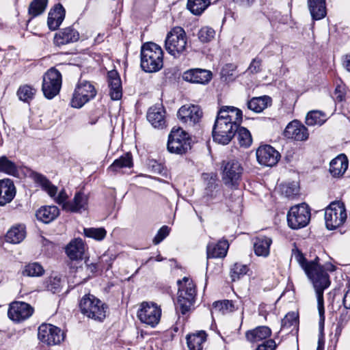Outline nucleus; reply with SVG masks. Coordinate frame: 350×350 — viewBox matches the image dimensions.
<instances>
[{"mask_svg": "<svg viewBox=\"0 0 350 350\" xmlns=\"http://www.w3.org/2000/svg\"><path fill=\"white\" fill-rule=\"evenodd\" d=\"M248 271L249 268L247 265L239 262L235 263L230 269L232 280L234 282L239 280L241 277L245 275Z\"/></svg>", "mask_w": 350, "mask_h": 350, "instance_id": "3c124183", "label": "nucleus"}, {"mask_svg": "<svg viewBox=\"0 0 350 350\" xmlns=\"http://www.w3.org/2000/svg\"><path fill=\"white\" fill-rule=\"evenodd\" d=\"M31 177L33 181L38 184L51 198H54L58 204L63 206L64 204L68 202L66 200L68 196L65 189H62L56 196L57 187L53 185L45 176L38 172H32Z\"/></svg>", "mask_w": 350, "mask_h": 350, "instance_id": "4468645a", "label": "nucleus"}, {"mask_svg": "<svg viewBox=\"0 0 350 350\" xmlns=\"http://www.w3.org/2000/svg\"><path fill=\"white\" fill-rule=\"evenodd\" d=\"M262 70V59L259 57L254 58L250 64L246 72L250 74H257Z\"/></svg>", "mask_w": 350, "mask_h": 350, "instance_id": "5fc2aeb1", "label": "nucleus"}, {"mask_svg": "<svg viewBox=\"0 0 350 350\" xmlns=\"http://www.w3.org/2000/svg\"><path fill=\"white\" fill-rule=\"evenodd\" d=\"M170 229L167 226H162L157 232L156 236L153 239V243L157 245L165 239L170 234Z\"/></svg>", "mask_w": 350, "mask_h": 350, "instance_id": "6e6d98bb", "label": "nucleus"}, {"mask_svg": "<svg viewBox=\"0 0 350 350\" xmlns=\"http://www.w3.org/2000/svg\"><path fill=\"white\" fill-rule=\"evenodd\" d=\"M33 309L28 304L15 301L10 305L8 315L13 321L20 323L29 319L33 314Z\"/></svg>", "mask_w": 350, "mask_h": 350, "instance_id": "a211bd4d", "label": "nucleus"}, {"mask_svg": "<svg viewBox=\"0 0 350 350\" xmlns=\"http://www.w3.org/2000/svg\"><path fill=\"white\" fill-rule=\"evenodd\" d=\"M286 189L284 190V192L285 193L286 196L287 197H291L294 195L297 194L298 193V187L295 183H289L286 186Z\"/></svg>", "mask_w": 350, "mask_h": 350, "instance_id": "bf43d9fd", "label": "nucleus"}, {"mask_svg": "<svg viewBox=\"0 0 350 350\" xmlns=\"http://www.w3.org/2000/svg\"><path fill=\"white\" fill-rule=\"evenodd\" d=\"M242 119L241 109L231 106L221 107L213 128L214 141L222 145L228 144L234 137Z\"/></svg>", "mask_w": 350, "mask_h": 350, "instance_id": "f257e3e1", "label": "nucleus"}, {"mask_svg": "<svg viewBox=\"0 0 350 350\" xmlns=\"http://www.w3.org/2000/svg\"><path fill=\"white\" fill-rule=\"evenodd\" d=\"M202 111L198 105H183L178 111L179 120L189 126H194L202 117Z\"/></svg>", "mask_w": 350, "mask_h": 350, "instance_id": "f3484780", "label": "nucleus"}, {"mask_svg": "<svg viewBox=\"0 0 350 350\" xmlns=\"http://www.w3.org/2000/svg\"><path fill=\"white\" fill-rule=\"evenodd\" d=\"M0 172L16 176L18 171L16 165L13 161L7 157L2 156L0 157Z\"/></svg>", "mask_w": 350, "mask_h": 350, "instance_id": "37998d69", "label": "nucleus"}, {"mask_svg": "<svg viewBox=\"0 0 350 350\" xmlns=\"http://www.w3.org/2000/svg\"><path fill=\"white\" fill-rule=\"evenodd\" d=\"M44 270L38 262H31L25 265L22 274L29 277H39L43 275Z\"/></svg>", "mask_w": 350, "mask_h": 350, "instance_id": "c03bdc74", "label": "nucleus"}, {"mask_svg": "<svg viewBox=\"0 0 350 350\" xmlns=\"http://www.w3.org/2000/svg\"><path fill=\"white\" fill-rule=\"evenodd\" d=\"M161 309L153 302H143L137 311V317L143 323L154 327L160 321Z\"/></svg>", "mask_w": 350, "mask_h": 350, "instance_id": "2eb2a0df", "label": "nucleus"}, {"mask_svg": "<svg viewBox=\"0 0 350 350\" xmlns=\"http://www.w3.org/2000/svg\"><path fill=\"white\" fill-rule=\"evenodd\" d=\"M314 267L307 269L306 273L308 278L312 282L314 288L317 294V301H323V292L330 285L329 274L324 270L323 266L317 262Z\"/></svg>", "mask_w": 350, "mask_h": 350, "instance_id": "6e6552de", "label": "nucleus"}, {"mask_svg": "<svg viewBox=\"0 0 350 350\" xmlns=\"http://www.w3.org/2000/svg\"><path fill=\"white\" fill-rule=\"evenodd\" d=\"M64 333L57 326L42 323L38 327V338L44 344L55 345L64 339Z\"/></svg>", "mask_w": 350, "mask_h": 350, "instance_id": "dca6fc26", "label": "nucleus"}, {"mask_svg": "<svg viewBox=\"0 0 350 350\" xmlns=\"http://www.w3.org/2000/svg\"><path fill=\"white\" fill-rule=\"evenodd\" d=\"M317 306L319 314V326L323 327L325 323L324 301H317Z\"/></svg>", "mask_w": 350, "mask_h": 350, "instance_id": "13d9d810", "label": "nucleus"}, {"mask_svg": "<svg viewBox=\"0 0 350 350\" xmlns=\"http://www.w3.org/2000/svg\"><path fill=\"white\" fill-rule=\"evenodd\" d=\"M183 78L185 81L193 83H208L211 78V71L201 68H193L184 72Z\"/></svg>", "mask_w": 350, "mask_h": 350, "instance_id": "5701e85b", "label": "nucleus"}, {"mask_svg": "<svg viewBox=\"0 0 350 350\" xmlns=\"http://www.w3.org/2000/svg\"><path fill=\"white\" fill-rule=\"evenodd\" d=\"M294 257L306 273H307V269L314 267V265L319 260V257H316L314 260L308 262L304 256L303 254L298 250L295 253Z\"/></svg>", "mask_w": 350, "mask_h": 350, "instance_id": "8fccbe9b", "label": "nucleus"}, {"mask_svg": "<svg viewBox=\"0 0 350 350\" xmlns=\"http://www.w3.org/2000/svg\"><path fill=\"white\" fill-rule=\"evenodd\" d=\"M284 135L288 139L301 142L308 139L309 133L308 129L300 122L293 120L286 126Z\"/></svg>", "mask_w": 350, "mask_h": 350, "instance_id": "aec40b11", "label": "nucleus"}, {"mask_svg": "<svg viewBox=\"0 0 350 350\" xmlns=\"http://www.w3.org/2000/svg\"><path fill=\"white\" fill-rule=\"evenodd\" d=\"M149 166L151 167L153 172L159 174H161L165 170L163 165L161 163H159L154 160L150 161Z\"/></svg>", "mask_w": 350, "mask_h": 350, "instance_id": "680f3d73", "label": "nucleus"}, {"mask_svg": "<svg viewBox=\"0 0 350 350\" xmlns=\"http://www.w3.org/2000/svg\"><path fill=\"white\" fill-rule=\"evenodd\" d=\"M211 4V0H188L187 8L195 15H200Z\"/></svg>", "mask_w": 350, "mask_h": 350, "instance_id": "a19ab883", "label": "nucleus"}, {"mask_svg": "<svg viewBox=\"0 0 350 350\" xmlns=\"http://www.w3.org/2000/svg\"><path fill=\"white\" fill-rule=\"evenodd\" d=\"M347 217L345 204L341 201H334L325 208V221L328 230H335L346 221Z\"/></svg>", "mask_w": 350, "mask_h": 350, "instance_id": "1a4fd4ad", "label": "nucleus"}, {"mask_svg": "<svg viewBox=\"0 0 350 350\" xmlns=\"http://www.w3.org/2000/svg\"><path fill=\"white\" fill-rule=\"evenodd\" d=\"M48 4V0H33L28 8V13L35 18L41 15L45 11Z\"/></svg>", "mask_w": 350, "mask_h": 350, "instance_id": "ea45409f", "label": "nucleus"}, {"mask_svg": "<svg viewBox=\"0 0 350 350\" xmlns=\"http://www.w3.org/2000/svg\"><path fill=\"white\" fill-rule=\"evenodd\" d=\"M42 244L43 245H50L51 247L53 246V243L49 240L46 239L44 237H42Z\"/></svg>", "mask_w": 350, "mask_h": 350, "instance_id": "338daca9", "label": "nucleus"}, {"mask_svg": "<svg viewBox=\"0 0 350 350\" xmlns=\"http://www.w3.org/2000/svg\"><path fill=\"white\" fill-rule=\"evenodd\" d=\"M83 232L85 237L96 241L103 240L107 234V231L104 228H85Z\"/></svg>", "mask_w": 350, "mask_h": 350, "instance_id": "de8ad7c7", "label": "nucleus"}, {"mask_svg": "<svg viewBox=\"0 0 350 350\" xmlns=\"http://www.w3.org/2000/svg\"><path fill=\"white\" fill-rule=\"evenodd\" d=\"M47 289L53 293H59L62 288V280L59 277H51L47 282Z\"/></svg>", "mask_w": 350, "mask_h": 350, "instance_id": "864d4df0", "label": "nucleus"}, {"mask_svg": "<svg viewBox=\"0 0 350 350\" xmlns=\"http://www.w3.org/2000/svg\"><path fill=\"white\" fill-rule=\"evenodd\" d=\"M234 3L237 4L238 5L244 8H247L251 7L253 3L255 2V0H232Z\"/></svg>", "mask_w": 350, "mask_h": 350, "instance_id": "e2e57ef3", "label": "nucleus"}, {"mask_svg": "<svg viewBox=\"0 0 350 350\" xmlns=\"http://www.w3.org/2000/svg\"><path fill=\"white\" fill-rule=\"evenodd\" d=\"M342 304L345 309H350V288L345 293Z\"/></svg>", "mask_w": 350, "mask_h": 350, "instance_id": "0e129e2a", "label": "nucleus"}, {"mask_svg": "<svg viewBox=\"0 0 350 350\" xmlns=\"http://www.w3.org/2000/svg\"><path fill=\"white\" fill-rule=\"evenodd\" d=\"M326 120V114L324 112L319 110H313L307 113L305 122L309 126H321Z\"/></svg>", "mask_w": 350, "mask_h": 350, "instance_id": "4c0bfd02", "label": "nucleus"}, {"mask_svg": "<svg viewBox=\"0 0 350 350\" xmlns=\"http://www.w3.org/2000/svg\"><path fill=\"white\" fill-rule=\"evenodd\" d=\"M191 138L189 133L181 128H173L168 137L167 148L171 153L183 154L191 149Z\"/></svg>", "mask_w": 350, "mask_h": 350, "instance_id": "0eeeda50", "label": "nucleus"}, {"mask_svg": "<svg viewBox=\"0 0 350 350\" xmlns=\"http://www.w3.org/2000/svg\"><path fill=\"white\" fill-rule=\"evenodd\" d=\"M228 247L229 244L226 239L220 240L217 243H208L206 247L207 258L225 257Z\"/></svg>", "mask_w": 350, "mask_h": 350, "instance_id": "c85d7f7f", "label": "nucleus"}, {"mask_svg": "<svg viewBox=\"0 0 350 350\" xmlns=\"http://www.w3.org/2000/svg\"><path fill=\"white\" fill-rule=\"evenodd\" d=\"M202 176L206 185L203 196L206 203L211 205L221 201L223 193L217 174L215 173H203Z\"/></svg>", "mask_w": 350, "mask_h": 350, "instance_id": "9d476101", "label": "nucleus"}, {"mask_svg": "<svg viewBox=\"0 0 350 350\" xmlns=\"http://www.w3.org/2000/svg\"><path fill=\"white\" fill-rule=\"evenodd\" d=\"M66 253L72 260L82 259L85 253V245L82 239L72 240L66 247Z\"/></svg>", "mask_w": 350, "mask_h": 350, "instance_id": "cd10ccee", "label": "nucleus"}, {"mask_svg": "<svg viewBox=\"0 0 350 350\" xmlns=\"http://www.w3.org/2000/svg\"><path fill=\"white\" fill-rule=\"evenodd\" d=\"M141 67L146 72H155L163 66V52L160 46L146 42L141 48Z\"/></svg>", "mask_w": 350, "mask_h": 350, "instance_id": "f03ea898", "label": "nucleus"}, {"mask_svg": "<svg viewBox=\"0 0 350 350\" xmlns=\"http://www.w3.org/2000/svg\"><path fill=\"white\" fill-rule=\"evenodd\" d=\"M334 94L335 100L337 102H342L345 98V93L344 92V88L340 85H338L336 88Z\"/></svg>", "mask_w": 350, "mask_h": 350, "instance_id": "052dcab7", "label": "nucleus"}, {"mask_svg": "<svg viewBox=\"0 0 350 350\" xmlns=\"http://www.w3.org/2000/svg\"><path fill=\"white\" fill-rule=\"evenodd\" d=\"M215 30L209 27H203L198 31V36L202 42H208L214 38Z\"/></svg>", "mask_w": 350, "mask_h": 350, "instance_id": "603ef678", "label": "nucleus"}, {"mask_svg": "<svg viewBox=\"0 0 350 350\" xmlns=\"http://www.w3.org/2000/svg\"><path fill=\"white\" fill-rule=\"evenodd\" d=\"M271 105V98L269 96L253 97L247 103V108L255 113L262 112Z\"/></svg>", "mask_w": 350, "mask_h": 350, "instance_id": "c9c22d12", "label": "nucleus"}, {"mask_svg": "<svg viewBox=\"0 0 350 350\" xmlns=\"http://www.w3.org/2000/svg\"><path fill=\"white\" fill-rule=\"evenodd\" d=\"M236 133H237V139L241 146L247 148L252 144V135L246 128L239 126Z\"/></svg>", "mask_w": 350, "mask_h": 350, "instance_id": "a18cd8bd", "label": "nucleus"}, {"mask_svg": "<svg viewBox=\"0 0 350 350\" xmlns=\"http://www.w3.org/2000/svg\"><path fill=\"white\" fill-rule=\"evenodd\" d=\"M81 313L89 319L102 322L106 317L107 306L91 294L85 295L79 302Z\"/></svg>", "mask_w": 350, "mask_h": 350, "instance_id": "20e7f679", "label": "nucleus"}, {"mask_svg": "<svg viewBox=\"0 0 350 350\" xmlns=\"http://www.w3.org/2000/svg\"><path fill=\"white\" fill-rule=\"evenodd\" d=\"M59 215V210L56 206H42L37 211L36 214L37 219L45 224L55 220Z\"/></svg>", "mask_w": 350, "mask_h": 350, "instance_id": "72a5a7b5", "label": "nucleus"}, {"mask_svg": "<svg viewBox=\"0 0 350 350\" xmlns=\"http://www.w3.org/2000/svg\"><path fill=\"white\" fill-rule=\"evenodd\" d=\"M36 90L28 85L21 86L17 91V95L19 99L27 103L33 99Z\"/></svg>", "mask_w": 350, "mask_h": 350, "instance_id": "09e8293b", "label": "nucleus"}, {"mask_svg": "<svg viewBox=\"0 0 350 350\" xmlns=\"http://www.w3.org/2000/svg\"><path fill=\"white\" fill-rule=\"evenodd\" d=\"M310 219V211L306 203L291 208L287 214L288 226L292 229H299L308 225Z\"/></svg>", "mask_w": 350, "mask_h": 350, "instance_id": "f8f14e48", "label": "nucleus"}, {"mask_svg": "<svg viewBox=\"0 0 350 350\" xmlns=\"http://www.w3.org/2000/svg\"><path fill=\"white\" fill-rule=\"evenodd\" d=\"M187 35L180 27H174L167 35L165 48L169 54L174 57H179L186 51Z\"/></svg>", "mask_w": 350, "mask_h": 350, "instance_id": "39448f33", "label": "nucleus"}, {"mask_svg": "<svg viewBox=\"0 0 350 350\" xmlns=\"http://www.w3.org/2000/svg\"><path fill=\"white\" fill-rule=\"evenodd\" d=\"M258 162L265 166L273 167L280 159V153L270 145H262L256 150Z\"/></svg>", "mask_w": 350, "mask_h": 350, "instance_id": "6ab92c4d", "label": "nucleus"}, {"mask_svg": "<svg viewBox=\"0 0 350 350\" xmlns=\"http://www.w3.org/2000/svg\"><path fill=\"white\" fill-rule=\"evenodd\" d=\"M271 334V329L267 326H258L245 332V338L252 343L258 342L267 339Z\"/></svg>", "mask_w": 350, "mask_h": 350, "instance_id": "7c9ffc66", "label": "nucleus"}, {"mask_svg": "<svg viewBox=\"0 0 350 350\" xmlns=\"http://www.w3.org/2000/svg\"><path fill=\"white\" fill-rule=\"evenodd\" d=\"M107 77L111 98L113 100H120L122 96V88L118 72L115 70L109 71Z\"/></svg>", "mask_w": 350, "mask_h": 350, "instance_id": "b1692460", "label": "nucleus"}, {"mask_svg": "<svg viewBox=\"0 0 350 350\" xmlns=\"http://www.w3.org/2000/svg\"><path fill=\"white\" fill-rule=\"evenodd\" d=\"M272 243L271 238L259 236L254 239V250L258 256L267 257L269 254L270 246Z\"/></svg>", "mask_w": 350, "mask_h": 350, "instance_id": "f704fd0d", "label": "nucleus"}, {"mask_svg": "<svg viewBox=\"0 0 350 350\" xmlns=\"http://www.w3.org/2000/svg\"><path fill=\"white\" fill-rule=\"evenodd\" d=\"M133 165V156L131 152H126L114 160L108 168V173L116 174L123 168H131Z\"/></svg>", "mask_w": 350, "mask_h": 350, "instance_id": "2f4dec72", "label": "nucleus"}, {"mask_svg": "<svg viewBox=\"0 0 350 350\" xmlns=\"http://www.w3.org/2000/svg\"><path fill=\"white\" fill-rule=\"evenodd\" d=\"M206 340V334L204 331L188 335L187 336V347L189 350H202V345Z\"/></svg>", "mask_w": 350, "mask_h": 350, "instance_id": "e433bc0d", "label": "nucleus"}, {"mask_svg": "<svg viewBox=\"0 0 350 350\" xmlns=\"http://www.w3.org/2000/svg\"><path fill=\"white\" fill-rule=\"evenodd\" d=\"M79 38V34L77 30L71 27L62 29L56 33L54 37V44L60 46L72 42H77Z\"/></svg>", "mask_w": 350, "mask_h": 350, "instance_id": "bb28decb", "label": "nucleus"}, {"mask_svg": "<svg viewBox=\"0 0 350 350\" xmlns=\"http://www.w3.org/2000/svg\"><path fill=\"white\" fill-rule=\"evenodd\" d=\"M16 187L9 178L0 180V206L11 202L16 196Z\"/></svg>", "mask_w": 350, "mask_h": 350, "instance_id": "393cba45", "label": "nucleus"}, {"mask_svg": "<svg viewBox=\"0 0 350 350\" xmlns=\"http://www.w3.org/2000/svg\"><path fill=\"white\" fill-rule=\"evenodd\" d=\"M88 196L81 191L75 193L72 201L64 204L63 209L73 213H80L88 209Z\"/></svg>", "mask_w": 350, "mask_h": 350, "instance_id": "4be33fe9", "label": "nucleus"}, {"mask_svg": "<svg viewBox=\"0 0 350 350\" xmlns=\"http://www.w3.org/2000/svg\"><path fill=\"white\" fill-rule=\"evenodd\" d=\"M62 77L61 72L51 68L43 76L42 90L44 96L48 99H52L57 96L61 89Z\"/></svg>", "mask_w": 350, "mask_h": 350, "instance_id": "9b49d317", "label": "nucleus"}, {"mask_svg": "<svg viewBox=\"0 0 350 350\" xmlns=\"http://www.w3.org/2000/svg\"><path fill=\"white\" fill-rule=\"evenodd\" d=\"M96 95V90L92 83L86 81L81 82L75 88L70 102L71 106L75 108H81L93 99Z\"/></svg>", "mask_w": 350, "mask_h": 350, "instance_id": "ddd939ff", "label": "nucleus"}, {"mask_svg": "<svg viewBox=\"0 0 350 350\" xmlns=\"http://www.w3.org/2000/svg\"><path fill=\"white\" fill-rule=\"evenodd\" d=\"M241 163L236 159L224 161L221 165V175L224 184L232 189H237L243 174Z\"/></svg>", "mask_w": 350, "mask_h": 350, "instance_id": "423d86ee", "label": "nucleus"}, {"mask_svg": "<svg viewBox=\"0 0 350 350\" xmlns=\"http://www.w3.org/2000/svg\"><path fill=\"white\" fill-rule=\"evenodd\" d=\"M237 308L232 300L224 299L222 301H217L213 304L212 312L213 311L219 312L222 314L232 312Z\"/></svg>", "mask_w": 350, "mask_h": 350, "instance_id": "79ce46f5", "label": "nucleus"}, {"mask_svg": "<svg viewBox=\"0 0 350 350\" xmlns=\"http://www.w3.org/2000/svg\"><path fill=\"white\" fill-rule=\"evenodd\" d=\"M276 348V343L274 340L269 339L259 345L256 350H275Z\"/></svg>", "mask_w": 350, "mask_h": 350, "instance_id": "4d7b16f0", "label": "nucleus"}, {"mask_svg": "<svg viewBox=\"0 0 350 350\" xmlns=\"http://www.w3.org/2000/svg\"><path fill=\"white\" fill-rule=\"evenodd\" d=\"M327 270H329V271H334V270H335V267H334V266L333 265H331V264H330V265H329L327 266Z\"/></svg>", "mask_w": 350, "mask_h": 350, "instance_id": "774afa93", "label": "nucleus"}, {"mask_svg": "<svg viewBox=\"0 0 350 350\" xmlns=\"http://www.w3.org/2000/svg\"><path fill=\"white\" fill-rule=\"evenodd\" d=\"M308 7L314 21L321 20L327 14L326 0H308Z\"/></svg>", "mask_w": 350, "mask_h": 350, "instance_id": "c756f323", "label": "nucleus"}, {"mask_svg": "<svg viewBox=\"0 0 350 350\" xmlns=\"http://www.w3.org/2000/svg\"><path fill=\"white\" fill-rule=\"evenodd\" d=\"M237 66L233 64H227L221 69V79L226 82L234 81L237 75L236 73Z\"/></svg>", "mask_w": 350, "mask_h": 350, "instance_id": "49530a36", "label": "nucleus"}, {"mask_svg": "<svg viewBox=\"0 0 350 350\" xmlns=\"http://www.w3.org/2000/svg\"><path fill=\"white\" fill-rule=\"evenodd\" d=\"M179 285L178 292V300L176 304V310L180 311L183 314H185L193 306L196 301V285L191 280L184 277L183 280H178Z\"/></svg>", "mask_w": 350, "mask_h": 350, "instance_id": "7ed1b4c3", "label": "nucleus"}, {"mask_svg": "<svg viewBox=\"0 0 350 350\" xmlns=\"http://www.w3.org/2000/svg\"><path fill=\"white\" fill-rule=\"evenodd\" d=\"M343 66L348 72H350V54L345 56Z\"/></svg>", "mask_w": 350, "mask_h": 350, "instance_id": "69168bd1", "label": "nucleus"}, {"mask_svg": "<svg viewBox=\"0 0 350 350\" xmlns=\"http://www.w3.org/2000/svg\"><path fill=\"white\" fill-rule=\"evenodd\" d=\"M25 237V229L22 226L13 227L6 234L5 239L8 242L11 243H18L21 242Z\"/></svg>", "mask_w": 350, "mask_h": 350, "instance_id": "58836bf2", "label": "nucleus"}, {"mask_svg": "<svg viewBox=\"0 0 350 350\" xmlns=\"http://www.w3.org/2000/svg\"><path fill=\"white\" fill-rule=\"evenodd\" d=\"M65 14L66 11L63 5L61 3L55 4L51 9L48 16L47 25L49 29H57L64 20Z\"/></svg>", "mask_w": 350, "mask_h": 350, "instance_id": "a878e982", "label": "nucleus"}, {"mask_svg": "<svg viewBox=\"0 0 350 350\" xmlns=\"http://www.w3.org/2000/svg\"><path fill=\"white\" fill-rule=\"evenodd\" d=\"M147 120L157 129H162L166 126L165 110L162 105H156L149 108Z\"/></svg>", "mask_w": 350, "mask_h": 350, "instance_id": "412c9836", "label": "nucleus"}, {"mask_svg": "<svg viewBox=\"0 0 350 350\" xmlns=\"http://www.w3.org/2000/svg\"><path fill=\"white\" fill-rule=\"evenodd\" d=\"M347 167V157L344 154H341L331 161L329 172L333 176H340L346 172Z\"/></svg>", "mask_w": 350, "mask_h": 350, "instance_id": "473e14b6", "label": "nucleus"}]
</instances>
